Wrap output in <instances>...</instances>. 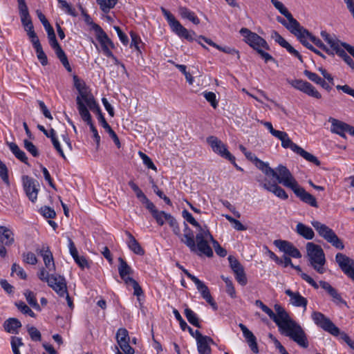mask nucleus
<instances>
[{"instance_id":"f257e3e1","label":"nucleus","mask_w":354,"mask_h":354,"mask_svg":"<svg viewBox=\"0 0 354 354\" xmlns=\"http://www.w3.org/2000/svg\"><path fill=\"white\" fill-rule=\"evenodd\" d=\"M277 324L280 333L296 342L302 348L308 346L307 335L301 326L290 318L285 309L279 304L274 305V313L264 304L261 308Z\"/></svg>"},{"instance_id":"f03ea898","label":"nucleus","mask_w":354,"mask_h":354,"mask_svg":"<svg viewBox=\"0 0 354 354\" xmlns=\"http://www.w3.org/2000/svg\"><path fill=\"white\" fill-rule=\"evenodd\" d=\"M194 239L193 232L184 233L180 236V241L189 248L192 252L198 255H205L207 257L213 256V251L208 243V238H212L209 230H198Z\"/></svg>"},{"instance_id":"7ed1b4c3","label":"nucleus","mask_w":354,"mask_h":354,"mask_svg":"<svg viewBox=\"0 0 354 354\" xmlns=\"http://www.w3.org/2000/svg\"><path fill=\"white\" fill-rule=\"evenodd\" d=\"M240 33L243 37L245 43L255 50L266 63L274 60V58L269 53L263 50V49L270 50L269 45L263 38L246 28H242L240 30Z\"/></svg>"},{"instance_id":"20e7f679","label":"nucleus","mask_w":354,"mask_h":354,"mask_svg":"<svg viewBox=\"0 0 354 354\" xmlns=\"http://www.w3.org/2000/svg\"><path fill=\"white\" fill-rule=\"evenodd\" d=\"M306 250L310 265L318 273L324 274L326 271L324 267L326 263V258L321 246L309 242L306 244Z\"/></svg>"},{"instance_id":"39448f33","label":"nucleus","mask_w":354,"mask_h":354,"mask_svg":"<svg viewBox=\"0 0 354 354\" xmlns=\"http://www.w3.org/2000/svg\"><path fill=\"white\" fill-rule=\"evenodd\" d=\"M77 108L83 120H90L89 110L97 102L93 95L88 90H78L76 97Z\"/></svg>"},{"instance_id":"423d86ee","label":"nucleus","mask_w":354,"mask_h":354,"mask_svg":"<svg viewBox=\"0 0 354 354\" xmlns=\"http://www.w3.org/2000/svg\"><path fill=\"white\" fill-rule=\"evenodd\" d=\"M160 10L168 22L171 30L178 37L184 38L189 41H194L196 33L194 31H189L175 18V17L164 7H160Z\"/></svg>"},{"instance_id":"0eeeda50","label":"nucleus","mask_w":354,"mask_h":354,"mask_svg":"<svg viewBox=\"0 0 354 354\" xmlns=\"http://www.w3.org/2000/svg\"><path fill=\"white\" fill-rule=\"evenodd\" d=\"M311 224L319 235L324 238L328 243H330L337 249L343 250L344 248L342 241L332 229L317 221H312Z\"/></svg>"},{"instance_id":"6e6552de","label":"nucleus","mask_w":354,"mask_h":354,"mask_svg":"<svg viewBox=\"0 0 354 354\" xmlns=\"http://www.w3.org/2000/svg\"><path fill=\"white\" fill-rule=\"evenodd\" d=\"M274 172L275 174L270 176L275 178L277 182L283 186L292 190L298 185L297 181L286 167L279 165L274 169Z\"/></svg>"},{"instance_id":"1a4fd4ad","label":"nucleus","mask_w":354,"mask_h":354,"mask_svg":"<svg viewBox=\"0 0 354 354\" xmlns=\"http://www.w3.org/2000/svg\"><path fill=\"white\" fill-rule=\"evenodd\" d=\"M311 318L317 326L329 333L332 335L337 337L339 334V328L337 327L333 322L323 313L318 311H314L311 315Z\"/></svg>"},{"instance_id":"9d476101","label":"nucleus","mask_w":354,"mask_h":354,"mask_svg":"<svg viewBox=\"0 0 354 354\" xmlns=\"http://www.w3.org/2000/svg\"><path fill=\"white\" fill-rule=\"evenodd\" d=\"M207 143L211 146L214 152L218 153L221 157L227 159L230 162H234L235 157L232 156L227 150L226 145L215 136H209L207 138Z\"/></svg>"},{"instance_id":"9b49d317","label":"nucleus","mask_w":354,"mask_h":354,"mask_svg":"<svg viewBox=\"0 0 354 354\" xmlns=\"http://www.w3.org/2000/svg\"><path fill=\"white\" fill-rule=\"evenodd\" d=\"M18 9L20 16V19L25 31L28 32H33L34 26L29 14L28 6L25 0H17Z\"/></svg>"},{"instance_id":"f8f14e48","label":"nucleus","mask_w":354,"mask_h":354,"mask_svg":"<svg viewBox=\"0 0 354 354\" xmlns=\"http://www.w3.org/2000/svg\"><path fill=\"white\" fill-rule=\"evenodd\" d=\"M95 28L97 39L100 44L104 55L112 56V52L110 50L109 47L111 48H115L114 44L99 25H95Z\"/></svg>"},{"instance_id":"ddd939ff","label":"nucleus","mask_w":354,"mask_h":354,"mask_svg":"<svg viewBox=\"0 0 354 354\" xmlns=\"http://www.w3.org/2000/svg\"><path fill=\"white\" fill-rule=\"evenodd\" d=\"M335 260L344 273L354 281V260L342 253H337Z\"/></svg>"},{"instance_id":"4468645a","label":"nucleus","mask_w":354,"mask_h":354,"mask_svg":"<svg viewBox=\"0 0 354 354\" xmlns=\"http://www.w3.org/2000/svg\"><path fill=\"white\" fill-rule=\"evenodd\" d=\"M47 283L60 297L65 296L67 290V286L66 279L64 277L57 274H51L50 279L47 280Z\"/></svg>"},{"instance_id":"2eb2a0df","label":"nucleus","mask_w":354,"mask_h":354,"mask_svg":"<svg viewBox=\"0 0 354 354\" xmlns=\"http://www.w3.org/2000/svg\"><path fill=\"white\" fill-rule=\"evenodd\" d=\"M230 268L233 270L237 282L241 286H245L248 280L244 268L240 262L233 256L228 257Z\"/></svg>"},{"instance_id":"dca6fc26","label":"nucleus","mask_w":354,"mask_h":354,"mask_svg":"<svg viewBox=\"0 0 354 354\" xmlns=\"http://www.w3.org/2000/svg\"><path fill=\"white\" fill-rule=\"evenodd\" d=\"M273 243L281 252H283L293 258L301 257L299 250L296 248L292 243L288 241L277 239L274 240Z\"/></svg>"},{"instance_id":"f3484780","label":"nucleus","mask_w":354,"mask_h":354,"mask_svg":"<svg viewBox=\"0 0 354 354\" xmlns=\"http://www.w3.org/2000/svg\"><path fill=\"white\" fill-rule=\"evenodd\" d=\"M260 185L266 190L272 192L278 198L286 200L288 198L286 191L279 186L276 183H271L266 178L264 180H258Z\"/></svg>"},{"instance_id":"a211bd4d","label":"nucleus","mask_w":354,"mask_h":354,"mask_svg":"<svg viewBox=\"0 0 354 354\" xmlns=\"http://www.w3.org/2000/svg\"><path fill=\"white\" fill-rule=\"evenodd\" d=\"M22 181L24 189L27 196L32 202H34L37 198L38 189L36 187L37 182L28 176H24L22 177Z\"/></svg>"},{"instance_id":"6ab92c4d","label":"nucleus","mask_w":354,"mask_h":354,"mask_svg":"<svg viewBox=\"0 0 354 354\" xmlns=\"http://www.w3.org/2000/svg\"><path fill=\"white\" fill-rule=\"evenodd\" d=\"M295 194L304 203L313 207H318L316 198L299 184L292 189Z\"/></svg>"},{"instance_id":"aec40b11","label":"nucleus","mask_w":354,"mask_h":354,"mask_svg":"<svg viewBox=\"0 0 354 354\" xmlns=\"http://www.w3.org/2000/svg\"><path fill=\"white\" fill-rule=\"evenodd\" d=\"M195 333L198 353L200 354H210L211 348L209 344V343H214L213 339L209 337L202 335L197 330Z\"/></svg>"},{"instance_id":"412c9836","label":"nucleus","mask_w":354,"mask_h":354,"mask_svg":"<svg viewBox=\"0 0 354 354\" xmlns=\"http://www.w3.org/2000/svg\"><path fill=\"white\" fill-rule=\"evenodd\" d=\"M331 122V131L333 133L339 134L342 137H345V133L351 134L352 131H354V127L350 126L343 122L330 118L328 120Z\"/></svg>"},{"instance_id":"4be33fe9","label":"nucleus","mask_w":354,"mask_h":354,"mask_svg":"<svg viewBox=\"0 0 354 354\" xmlns=\"http://www.w3.org/2000/svg\"><path fill=\"white\" fill-rule=\"evenodd\" d=\"M197 290L201 292L202 297L214 309L216 310L218 306L214 301L208 287L200 279H197L194 282Z\"/></svg>"},{"instance_id":"5701e85b","label":"nucleus","mask_w":354,"mask_h":354,"mask_svg":"<svg viewBox=\"0 0 354 354\" xmlns=\"http://www.w3.org/2000/svg\"><path fill=\"white\" fill-rule=\"evenodd\" d=\"M38 253L43 257L44 263L49 272L55 269L53 254L47 245H43L41 249H37Z\"/></svg>"},{"instance_id":"b1692460","label":"nucleus","mask_w":354,"mask_h":354,"mask_svg":"<svg viewBox=\"0 0 354 354\" xmlns=\"http://www.w3.org/2000/svg\"><path fill=\"white\" fill-rule=\"evenodd\" d=\"M239 326L243 332V336L254 353H259V348L257 342V338L243 324H239Z\"/></svg>"},{"instance_id":"393cba45","label":"nucleus","mask_w":354,"mask_h":354,"mask_svg":"<svg viewBox=\"0 0 354 354\" xmlns=\"http://www.w3.org/2000/svg\"><path fill=\"white\" fill-rule=\"evenodd\" d=\"M285 293L290 298V303L297 307H303L304 310L306 308L308 304L307 299L302 297L299 292H292L290 289H287Z\"/></svg>"},{"instance_id":"a878e982","label":"nucleus","mask_w":354,"mask_h":354,"mask_svg":"<svg viewBox=\"0 0 354 354\" xmlns=\"http://www.w3.org/2000/svg\"><path fill=\"white\" fill-rule=\"evenodd\" d=\"M118 261L119 274L124 283L127 285H129V281L127 280V279H133L132 277H129V275L133 274V270L122 258L120 257Z\"/></svg>"},{"instance_id":"bb28decb","label":"nucleus","mask_w":354,"mask_h":354,"mask_svg":"<svg viewBox=\"0 0 354 354\" xmlns=\"http://www.w3.org/2000/svg\"><path fill=\"white\" fill-rule=\"evenodd\" d=\"M0 242L7 246H10L14 243V233L10 228L0 226Z\"/></svg>"},{"instance_id":"cd10ccee","label":"nucleus","mask_w":354,"mask_h":354,"mask_svg":"<svg viewBox=\"0 0 354 354\" xmlns=\"http://www.w3.org/2000/svg\"><path fill=\"white\" fill-rule=\"evenodd\" d=\"M321 36L324 39V41L330 45V48H332L330 50L334 53H336L337 50H339L341 46H342V44L343 42H340L334 35H331L326 31L322 30L321 32Z\"/></svg>"},{"instance_id":"c85d7f7f","label":"nucleus","mask_w":354,"mask_h":354,"mask_svg":"<svg viewBox=\"0 0 354 354\" xmlns=\"http://www.w3.org/2000/svg\"><path fill=\"white\" fill-rule=\"evenodd\" d=\"M299 41L307 48L311 50L313 46L307 41V39L310 40V32L303 26H301L299 30L294 34Z\"/></svg>"},{"instance_id":"c756f323","label":"nucleus","mask_w":354,"mask_h":354,"mask_svg":"<svg viewBox=\"0 0 354 354\" xmlns=\"http://www.w3.org/2000/svg\"><path fill=\"white\" fill-rule=\"evenodd\" d=\"M277 21L285 26L292 34H295L301 26L300 24L292 17V21L290 19L286 20L281 17H277Z\"/></svg>"},{"instance_id":"7c9ffc66","label":"nucleus","mask_w":354,"mask_h":354,"mask_svg":"<svg viewBox=\"0 0 354 354\" xmlns=\"http://www.w3.org/2000/svg\"><path fill=\"white\" fill-rule=\"evenodd\" d=\"M277 21L285 26L292 34H295L301 26L300 24L292 17V21L290 19L286 20L281 17H277Z\"/></svg>"},{"instance_id":"2f4dec72","label":"nucleus","mask_w":354,"mask_h":354,"mask_svg":"<svg viewBox=\"0 0 354 354\" xmlns=\"http://www.w3.org/2000/svg\"><path fill=\"white\" fill-rule=\"evenodd\" d=\"M178 13L183 19H188L194 24L198 25L200 23V19L196 14L185 6L178 7Z\"/></svg>"},{"instance_id":"473e14b6","label":"nucleus","mask_w":354,"mask_h":354,"mask_svg":"<svg viewBox=\"0 0 354 354\" xmlns=\"http://www.w3.org/2000/svg\"><path fill=\"white\" fill-rule=\"evenodd\" d=\"M126 234L129 238V241L127 242L129 248L136 254L143 255L145 254V250L140 246L135 237L128 231L126 232Z\"/></svg>"},{"instance_id":"72a5a7b5","label":"nucleus","mask_w":354,"mask_h":354,"mask_svg":"<svg viewBox=\"0 0 354 354\" xmlns=\"http://www.w3.org/2000/svg\"><path fill=\"white\" fill-rule=\"evenodd\" d=\"M4 329L10 333H18V329L21 327V324L17 318H9L3 324Z\"/></svg>"},{"instance_id":"f704fd0d","label":"nucleus","mask_w":354,"mask_h":354,"mask_svg":"<svg viewBox=\"0 0 354 354\" xmlns=\"http://www.w3.org/2000/svg\"><path fill=\"white\" fill-rule=\"evenodd\" d=\"M295 230L298 234L308 240L313 239L315 236L313 229L302 223H297Z\"/></svg>"},{"instance_id":"c9c22d12","label":"nucleus","mask_w":354,"mask_h":354,"mask_svg":"<svg viewBox=\"0 0 354 354\" xmlns=\"http://www.w3.org/2000/svg\"><path fill=\"white\" fill-rule=\"evenodd\" d=\"M7 145L10 149V150L12 151V153L15 155V156L23 162L24 163L28 165V158L22 150L19 149L18 145L15 142H7Z\"/></svg>"},{"instance_id":"e433bc0d","label":"nucleus","mask_w":354,"mask_h":354,"mask_svg":"<svg viewBox=\"0 0 354 354\" xmlns=\"http://www.w3.org/2000/svg\"><path fill=\"white\" fill-rule=\"evenodd\" d=\"M305 75L312 82H314L317 85L321 86L323 88H329L330 86L326 85L325 80L318 76L317 74L310 72L308 70L304 71Z\"/></svg>"},{"instance_id":"4c0bfd02","label":"nucleus","mask_w":354,"mask_h":354,"mask_svg":"<svg viewBox=\"0 0 354 354\" xmlns=\"http://www.w3.org/2000/svg\"><path fill=\"white\" fill-rule=\"evenodd\" d=\"M59 3V8L63 10L64 12H66L67 15H71L72 17H77L78 15L77 12H76L75 9L69 4L65 0H57Z\"/></svg>"},{"instance_id":"58836bf2","label":"nucleus","mask_w":354,"mask_h":354,"mask_svg":"<svg viewBox=\"0 0 354 354\" xmlns=\"http://www.w3.org/2000/svg\"><path fill=\"white\" fill-rule=\"evenodd\" d=\"M184 313L187 319L191 324L197 328L201 327L198 316L192 310L187 308L185 309Z\"/></svg>"},{"instance_id":"ea45409f","label":"nucleus","mask_w":354,"mask_h":354,"mask_svg":"<svg viewBox=\"0 0 354 354\" xmlns=\"http://www.w3.org/2000/svg\"><path fill=\"white\" fill-rule=\"evenodd\" d=\"M296 153L299 154L307 161L312 162L317 166H319L321 164L320 161L317 159L316 156L305 151L301 147L299 148Z\"/></svg>"},{"instance_id":"a19ab883","label":"nucleus","mask_w":354,"mask_h":354,"mask_svg":"<svg viewBox=\"0 0 354 354\" xmlns=\"http://www.w3.org/2000/svg\"><path fill=\"white\" fill-rule=\"evenodd\" d=\"M272 5L279 11V12L286 17L287 19L292 21V15L284 6V5L278 0H271Z\"/></svg>"},{"instance_id":"79ce46f5","label":"nucleus","mask_w":354,"mask_h":354,"mask_svg":"<svg viewBox=\"0 0 354 354\" xmlns=\"http://www.w3.org/2000/svg\"><path fill=\"white\" fill-rule=\"evenodd\" d=\"M55 53L57 57V58L59 59L64 67L68 71H71V67L70 66L69 62L68 60L67 56L64 51L62 50V47L59 49L55 50Z\"/></svg>"},{"instance_id":"37998d69","label":"nucleus","mask_w":354,"mask_h":354,"mask_svg":"<svg viewBox=\"0 0 354 354\" xmlns=\"http://www.w3.org/2000/svg\"><path fill=\"white\" fill-rule=\"evenodd\" d=\"M254 164L258 169L261 170L262 172L264 173L266 176L275 174V173L274 172V169L269 167L268 163L264 162L263 161L261 160L259 158H257V160H256Z\"/></svg>"},{"instance_id":"c03bdc74","label":"nucleus","mask_w":354,"mask_h":354,"mask_svg":"<svg viewBox=\"0 0 354 354\" xmlns=\"http://www.w3.org/2000/svg\"><path fill=\"white\" fill-rule=\"evenodd\" d=\"M100 9L104 12L108 13L110 10L115 6L118 0H96Z\"/></svg>"},{"instance_id":"a18cd8bd","label":"nucleus","mask_w":354,"mask_h":354,"mask_svg":"<svg viewBox=\"0 0 354 354\" xmlns=\"http://www.w3.org/2000/svg\"><path fill=\"white\" fill-rule=\"evenodd\" d=\"M103 122H101V125L102 127L107 131V133L109 134V136L111 137V138L113 140V142L117 145L118 148L120 147V142L119 140V138L115 131L112 129V128L110 127V125L107 123L105 119L102 120Z\"/></svg>"},{"instance_id":"49530a36","label":"nucleus","mask_w":354,"mask_h":354,"mask_svg":"<svg viewBox=\"0 0 354 354\" xmlns=\"http://www.w3.org/2000/svg\"><path fill=\"white\" fill-rule=\"evenodd\" d=\"M116 340L118 344L129 342L128 330L126 328H119L116 333Z\"/></svg>"},{"instance_id":"de8ad7c7","label":"nucleus","mask_w":354,"mask_h":354,"mask_svg":"<svg viewBox=\"0 0 354 354\" xmlns=\"http://www.w3.org/2000/svg\"><path fill=\"white\" fill-rule=\"evenodd\" d=\"M24 296L26 297V299L28 303L32 308H34L37 310H41L39 305L37 302L34 293L32 291H30L29 290H26L24 292Z\"/></svg>"},{"instance_id":"09e8293b","label":"nucleus","mask_w":354,"mask_h":354,"mask_svg":"<svg viewBox=\"0 0 354 354\" xmlns=\"http://www.w3.org/2000/svg\"><path fill=\"white\" fill-rule=\"evenodd\" d=\"M310 41L317 47L324 50L328 55H334V53L330 50L326 46L322 41V40L310 33Z\"/></svg>"},{"instance_id":"8fccbe9b","label":"nucleus","mask_w":354,"mask_h":354,"mask_svg":"<svg viewBox=\"0 0 354 354\" xmlns=\"http://www.w3.org/2000/svg\"><path fill=\"white\" fill-rule=\"evenodd\" d=\"M281 146L285 148H290L294 152H297L299 148L300 147L295 143L292 142V140L289 138L288 135H286V137H284L281 139Z\"/></svg>"},{"instance_id":"3c124183","label":"nucleus","mask_w":354,"mask_h":354,"mask_svg":"<svg viewBox=\"0 0 354 354\" xmlns=\"http://www.w3.org/2000/svg\"><path fill=\"white\" fill-rule=\"evenodd\" d=\"M203 96L214 109L217 108L218 102L214 93L205 91L203 93Z\"/></svg>"},{"instance_id":"603ef678","label":"nucleus","mask_w":354,"mask_h":354,"mask_svg":"<svg viewBox=\"0 0 354 354\" xmlns=\"http://www.w3.org/2000/svg\"><path fill=\"white\" fill-rule=\"evenodd\" d=\"M183 217L190 224L197 227L198 230H205L201 227V225L195 220V218L192 216V214L189 213L187 210L184 209L182 212Z\"/></svg>"},{"instance_id":"864d4df0","label":"nucleus","mask_w":354,"mask_h":354,"mask_svg":"<svg viewBox=\"0 0 354 354\" xmlns=\"http://www.w3.org/2000/svg\"><path fill=\"white\" fill-rule=\"evenodd\" d=\"M173 313L176 317V319L179 322L180 326L183 330H185L187 329L190 334H192V328L189 326L185 321L183 319L180 314L176 309H174Z\"/></svg>"},{"instance_id":"5fc2aeb1","label":"nucleus","mask_w":354,"mask_h":354,"mask_svg":"<svg viewBox=\"0 0 354 354\" xmlns=\"http://www.w3.org/2000/svg\"><path fill=\"white\" fill-rule=\"evenodd\" d=\"M211 241L213 244V247L214 248L215 252L216 254L221 257H224L227 255V251L225 248H222L221 245L218 243V242L213 238L212 236V238H208V241Z\"/></svg>"},{"instance_id":"6e6d98bb","label":"nucleus","mask_w":354,"mask_h":354,"mask_svg":"<svg viewBox=\"0 0 354 354\" xmlns=\"http://www.w3.org/2000/svg\"><path fill=\"white\" fill-rule=\"evenodd\" d=\"M25 149L33 156L38 157L39 156V151L36 146L28 140H24Z\"/></svg>"},{"instance_id":"4d7b16f0","label":"nucleus","mask_w":354,"mask_h":354,"mask_svg":"<svg viewBox=\"0 0 354 354\" xmlns=\"http://www.w3.org/2000/svg\"><path fill=\"white\" fill-rule=\"evenodd\" d=\"M221 278L225 281L226 285V292L232 297L235 298L236 297V291L234 289V287L233 286V283L232 281L227 278L225 277L224 276H222Z\"/></svg>"},{"instance_id":"13d9d810","label":"nucleus","mask_w":354,"mask_h":354,"mask_svg":"<svg viewBox=\"0 0 354 354\" xmlns=\"http://www.w3.org/2000/svg\"><path fill=\"white\" fill-rule=\"evenodd\" d=\"M335 53L342 57L350 67L354 68V61L349 55H347L344 49L340 48L339 50H337Z\"/></svg>"},{"instance_id":"bf43d9fd","label":"nucleus","mask_w":354,"mask_h":354,"mask_svg":"<svg viewBox=\"0 0 354 354\" xmlns=\"http://www.w3.org/2000/svg\"><path fill=\"white\" fill-rule=\"evenodd\" d=\"M129 281V284L132 286L134 292L133 295L138 297V300L140 301V296L143 294V291L138 283L133 279H127Z\"/></svg>"},{"instance_id":"052dcab7","label":"nucleus","mask_w":354,"mask_h":354,"mask_svg":"<svg viewBox=\"0 0 354 354\" xmlns=\"http://www.w3.org/2000/svg\"><path fill=\"white\" fill-rule=\"evenodd\" d=\"M138 154H139L140 157L141 158V159L142 160L143 163L149 169H153L154 171L157 170L156 167L155 166V165L152 162L151 159L147 155H146L145 153H143L142 151H139Z\"/></svg>"},{"instance_id":"680f3d73","label":"nucleus","mask_w":354,"mask_h":354,"mask_svg":"<svg viewBox=\"0 0 354 354\" xmlns=\"http://www.w3.org/2000/svg\"><path fill=\"white\" fill-rule=\"evenodd\" d=\"M18 309L24 314H27L31 317H35V313L23 301L16 303Z\"/></svg>"},{"instance_id":"e2e57ef3","label":"nucleus","mask_w":354,"mask_h":354,"mask_svg":"<svg viewBox=\"0 0 354 354\" xmlns=\"http://www.w3.org/2000/svg\"><path fill=\"white\" fill-rule=\"evenodd\" d=\"M35 50L37 57L41 64L42 66H46L48 64V58L43 50L42 46L39 48H37Z\"/></svg>"},{"instance_id":"0e129e2a","label":"nucleus","mask_w":354,"mask_h":354,"mask_svg":"<svg viewBox=\"0 0 354 354\" xmlns=\"http://www.w3.org/2000/svg\"><path fill=\"white\" fill-rule=\"evenodd\" d=\"M131 37V48L134 47L137 51L139 53H141L140 48V43H141L140 37L135 32H131L130 33Z\"/></svg>"},{"instance_id":"69168bd1","label":"nucleus","mask_w":354,"mask_h":354,"mask_svg":"<svg viewBox=\"0 0 354 354\" xmlns=\"http://www.w3.org/2000/svg\"><path fill=\"white\" fill-rule=\"evenodd\" d=\"M24 261L30 265H35L37 263V259L35 254L31 252L23 254Z\"/></svg>"},{"instance_id":"338daca9","label":"nucleus","mask_w":354,"mask_h":354,"mask_svg":"<svg viewBox=\"0 0 354 354\" xmlns=\"http://www.w3.org/2000/svg\"><path fill=\"white\" fill-rule=\"evenodd\" d=\"M28 334L32 341H40L41 338V333L34 326L28 328Z\"/></svg>"},{"instance_id":"774afa93","label":"nucleus","mask_w":354,"mask_h":354,"mask_svg":"<svg viewBox=\"0 0 354 354\" xmlns=\"http://www.w3.org/2000/svg\"><path fill=\"white\" fill-rule=\"evenodd\" d=\"M40 212L45 218H53L56 216L55 210L47 206L41 207Z\"/></svg>"}]
</instances>
